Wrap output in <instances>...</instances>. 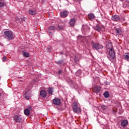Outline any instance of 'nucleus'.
I'll list each match as a JSON object with an SVG mask.
<instances>
[{
	"label": "nucleus",
	"instance_id": "1",
	"mask_svg": "<svg viewBox=\"0 0 129 129\" xmlns=\"http://www.w3.org/2000/svg\"><path fill=\"white\" fill-rule=\"evenodd\" d=\"M107 52H108L107 57L111 62H113L115 59V52L113 48H108L107 49Z\"/></svg>",
	"mask_w": 129,
	"mask_h": 129
},
{
	"label": "nucleus",
	"instance_id": "2",
	"mask_svg": "<svg viewBox=\"0 0 129 129\" xmlns=\"http://www.w3.org/2000/svg\"><path fill=\"white\" fill-rule=\"evenodd\" d=\"M94 30L103 34L105 32V27L103 25H97L94 27Z\"/></svg>",
	"mask_w": 129,
	"mask_h": 129
},
{
	"label": "nucleus",
	"instance_id": "3",
	"mask_svg": "<svg viewBox=\"0 0 129 129\" xmlns=\"http://www.w3.org/2000/svg\"><path fill=\"white\" fill-rule=\"evenodd\" d=\"M73 110L76 113H80V112H81V108L78 106V103H77V102L74 103Z\"/></svg>",
	"mask_w": 129,
	"mask_h": 129
},
{
	"label": "nucleus",
	"instance_id": "4",
	"mask_svg": "<svg viewBox=\"0 0 129 129\" xmlns=\"http://www.w3.org/2000/svg\"><path fill=\"white\" fill-rule=\"evenodd\" d=\"M4 36L8 39V40H12L14 38V34L11 31H6L4 32Z\"/></svg>",
	"mask_w": 129,
	"mask_h": 129
},
{
	"label": "nucleus",
	"instance_id": "5",
	"mask_svg": "<svg viewBox=\"0 0 129 129\" xmlns=\"http://www.w3.org/2000/svg\"><path fill=\"white\" fill-rule=\"evenodd\" d=\"M92 47L95 50H99L100 49H103V46L101 45V44L94 43L93 41L92 42Z\"/></svg>",
	"mask_w": 129,
	"mask_h": 129
},
{
	"label": "nucleus",
	"instance_id": "6",
	"mask_svg": "<svg viewBox=\"0 0 129 129\" xmlns=\"http://www.w3.org/2000/svg\"><path fill=\"white\" fill-rule=\"evenodd\" d=\"M52 103L55 105H60L61 104V100L59 98H55L52 100Z\"/></svg>",
	"mask_w": 129,
	"mask_h": 129
},
{
	"label": "nucleus",
	"instance_id": "7",
	"mask_svg": "<svg viewBox=\"0 0 129 129\" xmlns=\"http://www.w3.org/2000/svg\"><path fill=\"white\" fill-rule=\"evenodd\" d=\"M22 117L19 115H16L14 117V120L15 122H21V121H22Z\"/></svg>",
	"mask_w": 129,
	"mask_h": 129
},
{
	"label": "nucleus",
	"instance_id": "8",
	"mask_svg": "<svg viewBox=\"0 0 129 129\" xmlns=\"http://www.w3.org/2000/svg\"><path fill=\"white\" fill-rule=\"evenodd\" d=\"M93 89L95 93H99L101 90V87L96 86L93 88Z\"/></svg>",
	"mask_w": 129,
	"mask_h": 129
},
{
	"label": "nucleus",
	"instance_id": "9",
	"mask_svg": "<svg viewBox=\"0 0 129 129\" xmlns=\"http://www.w3.org/2000/svg\"><path fill=\"white\" fill-rule=\"evenodd\" d=\"M111 20L114 22H118L120 20V17L118 15H113L111 17Z\"/></svg>",
	"mask_w": 129,
	"mask_h": 129
},
{
	"label": "nucleus",
	"instance_id": "10",
	"mask_svg": "<svg viewBox=\"0 0 129 129\" xmlns=\"http://www.w3.org/2000/svg\"><path fill=\"white\" fill-rule=\"evenodd\" d=\"M60 16L61 18H66L68 16V12L66 11H61L60 12Z\"/></svg>",
	"mask_w": 129,
	"mask_h": 129
},
{
	"label": "nucleus",
	"instance_id": "11",
	"mask_svg": "<svg viewBox=\"0 0 129 129\" xmlns=\"http://www.w3.org/2000/svg\"><path fill=\"white\" fill-rule=\"evenodd\" d=\"M128 124V121H127V120H123L121 122V126H123V127H125Z\"/></svg>",
	"mask_w": 129,
	"mask_h": 129
},
{
	"label": "nucleus",
	"instance_id": "12",
	"mask_svg": "<svg viewBox=\"0 0 129 129\" xmlns=\"http://www.w3.org/2000/svg\"><path fill=\"white\" fill-rule=\"evenodd\" d=\"M40 96L41 97H46L47 96V92L45 90H42L40 91Z\"/></svg>",
	"mask_w": 129,
	"mask_h": 129
},
{
	"label": "nucleus",
	"instance_id": "13",
	"mask_svg": "<svg viewBox=\"0 0 129 129\" xmlns=\"http://www.w3.org/2000/svg\"><path fill=\"white\" fill-rule=\"evenodd\" d=\"M75 23H76V20H75V18H73L70 20V25L71 27H73L75 25Z\"/></svg>",
	"mask_w": 129,
	"mask_h": 129
},
{
	"label": "nucleus",
	"instance_id": "14",
	"mask_svg": "<svg viewBox=\"0 0 129 129\" xmlns=\"http://www.w3.org/2000/svg\"><path fill=\"white\" fill-rule=\"evenodd\" d=\"M24 97H25V98H26V99H30L31 97V94L30 93V92H27L24 94Z\"/></svg>",
	"mask_w": 129,
	"mask_h": 129
},
{
	"label": "nucleus",
	"instance_id": "15",
	"mask_svg": "<svg viewBox=\"0 0 129 129\" xmlns=\"http://www.w3.org/2000/svg\"><path fill=\"white\" fill-rule=\"evenodd\" d=\"M28 13L29 15H34L37 14V11H36V10H34L30 9L28 11Z\"/></svg>",
	"mask_w": 129,
	"mask_h": 129
},
{
	"label": "nucleus",
	"instance_id": "16",
	"mask_svg": "<svg viewBox=\"0 0 129 129\" xmlns=\"http://www.w3.org/2000/svg\"><path fill=\"white\" fill-rule=\"evenodd\" d=\"M123 58L124 60L129 61V53H126L123 55Z\"/></svg>",
	"mask_w": 129,
	"mask_h": 129
},
{
	"label": "nucleus",
	"instance_id": "17",
	"mask_svg": "<svg viewBox=\"0 0 129 129\" xmlns=\"http://www.w3.org/2000/svg\"><path fill=\"white\" fill-rule=\"evenodd\" d=\"M88 18L91 21H92L93 20H94L95 16H94V14H90L88 15Z\"/></svg>",
	"mask_w": 129,
	"mask_h": 129
},
{
	"label": "nucleus",
	"instance_id": "18",
	"mask_svg": "<svg viewBox=\"0 0 129 129\" xmlns=\"http://www.w3.org/2000/svg\"><path fill=\"white\" fill-rule=\"evenodd\" d=\"M22 54L24 57H30V54H29V53L26 52H25V51H22Z\"/></svg>",
	"mask_w": 129,
	"mask_h": 129
},
{
	"label": "nucleus",
	"instance_id": "19",
	"mask_svg": "<svg viewBox=\"0 0 129 129\" xmlns=\"http://www.w3.org/2000/svg\"><path fill=\"white\" fill-rule=\"evenodd\" d=\"M116 33L117 34V35H121V30H120V29L119 28H117L116 29Z\"/></svg>",
	"mask_w": 129,
	"mask_h": 129
},
{
	"label": "nucleus",
	"instance_id": "20",
	"mask_svg": "<svg viewBox=\"0 0 129 129\" xmlns=\"http://www.w3.org/2000/svg\"><path fill=\"white\" fill-rule=\"evenodd\" d=\"M24 112L25 115H29V114H30V110L28 109H25L24 111Z\"/></svg>",
	"mask_w": 129,
	"mask_h": 129
},
{
	"label": "nucleus",
	"instance_id": "21",
	"mask_svg": "<svg viewBox=\"0 0 129 129\" xmlns=\"http://www.w3.org/2000/svg\"><path fill=\"white\" fill-rule=\"evenodd\" d=\"M103 95L106 98H108V97H109V93L108 91H106L104 93Z\"/></svg>",
	"mask_w": 129,
	"mask_h": 129
},
{
	"label": "nucleus",
	"instance_id": "22",
	"mask_svg": "<svg viewBox=\"0 0 129 129\" xmlns=\"http://www.w3.org/2000/svg\"><path fill=\"white\" fill-rule=\"evenodd\" d=\"M64 29V27L61 25H57V27L56 28V30H63Z\"/></svg>",
	"mask_w": 129,
	"mask_h": 129
},
{
	"label": "nucleus",
	"instance_id": "23",
	"mask_svg": "<svg viewBox=\"0 0 129 129\" xmlns=\"http://www.w3.org/2000/svg\"><path fill=\"white\" fill-rule=\"evenodd\" d=\"M2 61L3 62H6V61H9V59L7 56H4L2 58Z\"/></svg>",
	"mask_w": 129,
	"mask_h": 129
},
{
	"label": "nucleus",
	"instance_id": "24",
	"mask_svg": "<svg viewBox=\"0 0 129 129\" xmlns=\"http://www.w3.org/2000/svg\"><path fill=\"white\" fill-rule=\"evenodd\" d=\"M48 92L49 94H52L53 93V89L52 88H49Z\"/></svg>",
	"mask_w": 129,
	"mask_h": 129
},
{
	"label": "nucleus",
	"instance_id": "25",
	"mask_svg": "<svg viewBox=\"0 0 129 129\" xmlns=\"http://www.w3.org/2000/svg\"><path fill=\"white\" fill-rule=\"evenodd\" d=\"M55 29V28L54 26H50L48 27V30H51V31H54Z\"/></svg>",
	"mask_w": 129,
	"mask_h": 129
},
{
	"label": "nucleus",
	"instance_id": "26",
	"mask_svg": "<svg viewBox=\"0 0 129 129\" xmlns=\"http://www.w3.org/2000/svg\"><path fill=\"white\" fill-rule=\"evenodd\" d=\"M101 108L103 110H105L106 109H107V106H106L105 105H101Z\"/></svg>",
	"mask_w": 129,
	"mask_h": 129
},
{
	"label": "nucleus",
	"instance_id": "27",
	"mask_svg": "<svg viewBox=\"0 0 129 129\" xmlns=\"http://www.w3.org/2000/svg\"><path fill=\"white\" fill-rule=\"evenodd\" d=\"M17 19H18L19 22H24V21H25V18H17Z\"/></svg>",
	"mask_w": 129,
	"mask_h": 129
},
{
	"label": "nucleus",
	"instance_id": "28",
	"mask_svg": "<svg viewBox=\"0 0 129 129\" xmlns=\"http://www.w3.org/2000/svg\"><path fill=\"white\" fill-rule=\"evenodd\" d=\"M4 6L5 5L3 2H0V8H3V7H4Z\"/></svg>",
	"mask_w": 129,
	"mask_h": 129
},
{
	"label": "nucleus",
	"instance_id": "29",
	"mask_svg": "<svg viewBox=\"0 0 129 129\" xmlns=\"http://www.w3.org/2000/svg\"><path fill=\"white\" fill-rule=\"evenodd\" d=\"M113 112H114V113H115V112H117V109H115V108H114L113 109Z\"/></svg>",
	"mask_w": 129,
	"mask_h": 129
},
{
	"label": "nucleus",
	"instance_id": "30",
	"mask_svg": "<svg viewBox=\"0 0 129 129\" xmlns=\"http://www.w3.org/2000/svg\"><path fill=\"white\" fill-rule=\"evenodd\" d=\"M48 34L49 36H52L53 35V33L49 31H48Z\"/></svg>",
	"mask_w": 129,
	"mask_h": 129
},
{
	"label": "nucleus",
	"instance_id": "31",
	"mask_svg": "<svg viewBox=\"0 0 129 129\" xmlns=\"http://www.w3.org/2000/svg\"><path fill=\"white\" fill-rule=\"evenodd\" d=\"M63 71H62V70H59L58 71V74H59V75H60V74H62V72Z\"/></svg>",
	"mask_w": 129,
	"mask_h": 129
},
{
	"label": "nucleus",
	"instance_id": "32",
	"mask_svg": "<svg viewBox=\"0 0 129 129\" xmlns=\"http://www.w3.org/2000/svg\"><path fill=\"white\" fill-rule=\"evenodd\" d=\"M3 92H4L3 91L0 92V98L2 97V94H3Z\"/></svg>",
	"mask_w": 129,
	"mask_h": 129
},
{
	"label": "nucleus",
	"instance_id": "33",
	"mask_svg": "<svg viewBox=\"0 0 129 129\" xmlns=\"http://www.w3.org/2000/svg\"><path fill=\"white\" fill-rule=\"evenodd\" d=\"M83 28H88V26L87 25H84Z\"/></svg>",
	"mask_w": 129,
	"mask_h": 129
},
{
	"label": "nucleus",
	"instance_id": "34",
	"mask_svg": "<svg viewBox=\"0 0 129 129\" xmlns=\"http://www.w3.org/2000/svg\"><path fill=\"white\" fill-rule=\"evenodd\" d=\"M17 18H18V17H16L15 18V20L17 22H18V21H19V19Z\"/></svg>",
	"mask_w": 129,
	"mask_h": 129
},
{
	"label": "nucleus",
	"instance_id": "35",
	"mask_svg": "<svg viewBox=\"0 0 129 129\" xmlns=\"http://www.w3.org/2000/svg\"><path fill=\"white\" fill-rule=\"evenodd\" d=\"M31 108H32V106H28L29 109H31Z\"/></svg>",
	"mask_w": 129,
	"mask_h": 129
},
{
	"label": "nucleus",
	"instance_id": "36",
	"mask_svg": "<svg viewBox=\"0 0 129 129\" xmlns=\"http://www.w3.org/2000/svg\"><path fill=\"white\" fill-rule=\"evenodd\" d=\"M121 2H123V0H120Z\"/></svg>",
	"mask_w": 129,
	"mask_h": 129
},
{
	"label": "nucleus",
	"instance_id": "37",
	"mask_svg": "<svg viewBox=\"0 0 129 129\" xmlns=\"http://www.w3.org/2000/svg\"><path fill=\"white\" fill-rule=\"evenodd\" d=\"M77 73H79V71H78V72H77Z\"/></svg>",
	"mask_w": 129,
	"mask_h": 129
}]
</instances>
